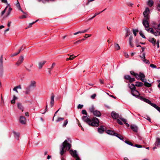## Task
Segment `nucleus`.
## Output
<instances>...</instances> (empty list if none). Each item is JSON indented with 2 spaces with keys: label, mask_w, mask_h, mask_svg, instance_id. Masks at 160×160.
Listing matches in <instances>:
<instances>
[{
  "label": "nucleus",
  "mask_w": 160,
  "mask_h": 160,
  "mask_svg": "<svg viewBox=\"0 0 160 160\" xmlns=\"http://www.w3.org/2000/svg\"><path fill=\"white\" fill-rule=\"evenodd\" d=\"M82 119L87 124L92 127H98L99 126V121L98 119L94 117L92 119L90 118V116L88 115L82 117Z\"/></svg>",
  "instance_id": "f257e3e1"
},
{
  "label": "nucleus",
  "mask_w": 160,
  "mask_h": 160,
  "mask_svg": "<svg viewBox=\"0 0 160 160\" xmlns=\"http://www.w3.org/2000/svg\"><path fill=\"white\" fill-rule=\"evenodd\" d=\"M36 82L34 80H31L30 82V84L27 86L25 88L24 92L26 95H29L32 90L36 87Z\"/></svg>",
  "instance_id": "f03ea898"
},
{
  "label": "nucleus",
  "mask_w": 160,
  "mask_h": 160,
  "mask_svg": "<svg viewBox=\"0 0 160 160\" xmlns=\"http://www.w3.org/2000/svg\"><path fill=\"white\" fill-rule=\"evenodd\" d=\"M131 92L134 96L137 97L139 95L138 92L136 89L135 85L132 84H131Z\"/></svg>",
  "instance_id": "7ed1b4c3"
},
{
  "label": "nucleus",
  "mask_w": 160,
  "mask_h": 160,
  "mask_svg": "<svg viewBox=\"0 0 160 160\" xmlns=\"http://www.w3.org/2000/svg\"><path fill=\"white\" fill-rule=\"evenodd\" d=\"M62 147L66 148L67 150H69L71 147V145L68 142L67 140H66L62 143Z\"/></svg>",
  "instance_id": "20e7f679"
},
{
  "label": "nucleus",
  "mask_w": 160,
  "mask_h": 160,
  "mask_svg": "<svg viewBox=\"0 0 160 160\" xmlns=\"http://www.w3.org/2000/svg\"><path fill=\"white\" fill-rule=\"evenodd\" d=\"M149 19H147L145 18V19L143 20L142 22L143 24L145 27V29L148 31H149L151 29L150 28H148L149 27V24L148 22V20Z\"/></svg>",
  "instance_id": "39448f33"
},
{
  "label": "nucleus",
  "mask_w": 160,
  "mask_h": 160,
  "mask_svg": "<svg viewBox=\"0 0 160 160\" xmlns=\"http://www.w3.org/2000/svg\"><path fill=\"white\" fill-rule=\"evenodd\" d=\"M150 10L148 8H147L145 11L143 13V14L145 18L147 19H149V16L148 14L149 13Z\"/></svg>",
  "instance_id": "423d86ee"
},
{
  "label": "nucleus",
  "mask_w": 160,
  "mask_h": 160,
  "mask_svg": "<svg viewBox=\"0 0 160 160\" xmlns=\"http://www.w3.org/2000/svg\"><path fill=\"white\" fill-rule=\"evenodd\" d=\"M142 60L143 61V62L146 64H149L150 63L149 60H147L145 59V53H143L142 56H140Z\"/></svg>",
  "instance_id": "0eeeda50"
},
{
  "label": "nucleus",
  "mask_w": 160,
  "mask_h": 160,
  "mask_svg": "<svg viewBox=\"0 0 160 160\" xmlns=\"http://www.w3.org/2000/svg\"><path fill=\"white\" fill-rule=\"evenodd\" d=\"M151 29L150 30V32L153 34L155 36H159L160 35V31H154L153 30L152 28H150Z\"/></svg>",
  "instance_id": "6e6552de"
},
{
  "label": "nucleus",
  "mask_w": 160,
  "mask_h": 160,
  "mask_svg": "<svg viewBox=\"0 0 160 160\" xmlns=\"http://www.w3.org/2000/svg\"><path fill=\"white\" fill-rule=\"evenodd\" d=\"M131 129L135 132H137L138 130V127L134 124L131 125Z\"/></svg>",
  "instance_id": "1a4fd4ad"
},
{
  "label": "nucleus",
  "mask_w": 160,
  "mask_h": 160,
  "mask_svg": "<svg viewBox=\"0 0 160 160\" xmlns=\"http://www.w3.org/2000/svg\"><path fill=\"white\" fill-rule=\"evenodd\" d=\"M141 80L144 82V85L145 86L147 87H150L151 86V84L147 82V80L146 79H141Z\"/></svg>",
  "instance_id": "9d476101"
},
{
  "label": "nucleus",
  "mask_w": 160,
  "mask_h": 160,
  "mask_svg": "<svg viewBox=\"0 0 160 160\" xmlns=\"http://www.w3.org/2000/svg\"><path fill=\"white\" fill-rule=\"evenodd\" d=\"M19 121L22 124H25L26 122V119L24 116H21L20 117Z\"/></svg>",
  "instance_id": "9b49d317"
},
{
  "label": "nucleus",
  "mask_w": 160,
  "mask_h": 160,
  "mask_svg": "<svg viewBox=\"0 0 160 160\" xmlns=\"http://www.w3.org/2000/svg\"><path fill=\"white\" fill-rule=\"evenodd\" d=\"M54 95L53 93H52V95L51 97V101L50 102V105L51 108H52L54 104Z\"/></svg>",
  "instance_id": "f8f14e48"
},
{
  "label": "nucleus",
  "mask_w": 160,
  "mask_h": 160,
  "mask_svg": "<svg viewBox=\"0 0 160 160\" xmlns=\"http://www.w3.org/2000/svg\"><path fill=\"white\" fill-rule=\"evenodd\" d=\"M111 115L112 118L115 119H117L119 117L118 113L113 111H112L111 113Z\"/></svg>",
  "instance_id": "ddd939ff"
},
{
  "label": "nucleus",
  "mask_w": 160,
  "mask_h": 160,
  "mask_svg": "<svg viewBox=\"0 0 160 160\" xmlns=\"http://www.w3.org/2000/svg\"><path fill=\"white\" fill-rule=\"evenodd\" d=\"M3 69V55H2L0 58V70L2 71Z\"/></svg>",
  "instance_id": "4468645a"
},
{
  "label": "nucleus",
  "mask_w": 160,
  "mask_h": 160,
  "mask_svg": "<svg viewBox=\"0 0 160 160\" xmlns=\"http://www.w3.org/2000/svg\"><path fill=\"white\" fill-rule=\"evenodd\" d=\"M105 127L103 126H101L100 127L98 128V131L100 133H102L105 130Z\"/></svg>",
  "instance_id": "2eb2a0df"
},
{
  "label": "nucleus",
  "mask_w": 160,
  "mask_h": 160,
  "mask_svg": "<svg viewBox=\"0 0 160 160\" xmlns=\"http://www.w3.org/2000/svg\"><path fill=\"white\" fill-rule=\"evenodd\" d=\"M70 154L74 157H78L76 151L75 150L73 151L72 150H70Z\"/></svg>",
  "instance_id": "dca6fc26"
},
{
  "label": "nucleus",
  "mask_w": 160,
  "mask_h": 160,
  "mask_svg": "<svg viewBox=\"0 0 160 160\" xmlns=\"http://www.w3.org/2000/svg\"><path fill=\"white\" fill-rule=\"evenodd\" d=\"M105 132L107 134L110 135H113L116 134V133L115 132L113 131L109 130H105Z\"/></svg>",
  "instance_id": "f3484780"
},
{
  "label": "nucleus",
  "mask_w": 160,
  "mask_h": 160,
  "mask_svg": "<svg viewBox=\"0 0 160 160\" xmlns=\"http://www.w3.org/2000/svg\"><path fill=\"white\" fill-rule=\"evenodd\" d=\"M93 113L94 116L96 117H99L101 116V112L97 110H95Z\"/></svg>",
  "instance_id": "a211bd4d"
},
{
  "label": "nucleus",
  "mask_w": 160,
  "mask_h": 160,
  "mask_svg": "<svg viewBox=\"0 0 160 160\" xmlns=\"http://www.w3.org/2000/svg\"><path fill=\"white\" fill-rule=\"evenodd\" d=\"M131 74L133 75L134 76L137 78L138 79H140V75L135 73L134 72L132 71H131Z\"/></svg>",
  "instance_id": "6ab92c4d"
},
{
  "label": "nucleus",
  "mask_w": 160,
  "mask_h": 160,
  "mask_svg": "<svg viewBox=\"0 0 160 160\" xmlns=\"http://www.w3.org/2000/svg\"><path fill=\"white\" fill-rule=\"evenodd\" d=\"M125 30L126 32V33L125 36V38H126V37L129 36V35L130 34V31L129 28H125Z\"/></svg>",
  "instance_id": "aec40b11"
},
{
  "label": "nucleus",
  "mask_w": 160,
  "mask_h": 160,
  "mask_svg": "<svg viewBox=\"0 0 160 160\" xmlns=\"http://www.w3.org/2000/svg\"><path fill=\"white\" fill-rule=\"evenodd\" d=\"M46 62V61H44L39 62L38 63L39 68V69L41 68L45 64Z\"/></svg>",
  "instance_id": "412c9836"
},
{
  "label": "nucleus",
  "mask_w": 160,
  "mask_h": 160,
  "mask_svg": "<svg viewBox=\"0 0 160 160\" xmlns=\"http://www.w3.org/2000/svg\"><path fill=\"white\" fill-rule=\"evenodd\" d=\"M155 145L158 147L160 148V138H156V141L155 142Z\"/></svg>",
  "instance_id": "4be33fe9"
},
{
  "label": "nucleus",
  "mask_w": 160,
  "mask_h": 160,
  "mask_svg": "<svg viewBox=\"0 0 160 160\" xmlns=\"http://www.w3.org/2000/svg\"><path fill=\"white\" fill-rule=\"evenodd\" d=\"M114 48L116 50H118L120 49V47L119 46V44L116 42L114 43Z\"/></svg>",
  "instance_id": "5701e85b"
},
{
  "label": "nucleus",
  "mask_w": 160,
  "mask_h": 160,
  "mask_svg": "<svg viewBox=\"0 0 160 160\" xmlns=\"http://www.w3.org/2000/svg\"><path fill=\"white\" fill-rule=\"evenodd\" d=\"M13 133L14 134L15 137L18 140L19 139L20 133L19 132H17L14 131H13Z\"/></svg>",
  "instance_id": "b1692460"
},
{
  "label": "nucleus",
  "mask_w": 160,
  "mask_h": 160,
  "mask_svg": "<svg viewBox=\"0 0 160 160\" xmlns=\"http://www.w3.org/2000/svg\"><path fill=\"white\" fill-rule=\"evenodd\" d=\"M95 108L93 105H92L89 108V111L91 113H93L95 110Z\"/></svg>",
  "instance_id": "393cba45"
},
{
  "label": "nucleus",
  "mask_w": 160,
  "mask_h": 160,
  "mask_svg": "<svg viewBox=\"0 0 160 160\" xmlns=\"http://www.w3.org/2000/svg\"><path fill=\"white\" fill-rule=\"evenodd\" d=\"M149 41L152 43L154 46H155V45L156 40L154 38H152L149 39Z\"/></svg>",
  "instance_id": "a878e982"
},
{
  "label": "nucleus",
  "mask_w": 160,
  "mask_h": 160,
  "mask_svg": "<svg viewBox=\"0 0 160 160\" xmlns=\"http://www.w3.org/2000/svg\"><path fill=\"white\" fill-rule=\"evenodd\" d=\"M153 4V2L152 0H149L148 3V5L150 7L152 6Z\"/></svg>",
  "instance_id": "bb28decb"
},
{
  "label": "nucleus",
  "mask_w": 160,
  "mask_h": 160,
  "mask_svg": "<svg viewBox=\"0 0 160 160\" xmlns=\"http://www.w3.org/2000/svg\"><path fill=\"white\" fill-rule=\"evenodd\" d=\"M143 84L142 82H137L135 85L138 87H141L143 85Z\"/></svg>",
  "instance_id": "cd10ccee"
},
{
  "label": "nucleus",
  "mask_w": 160,
  "mask_h": 160,
  "mask_svg": "<svg viewBox=\"0 0 160 160\" xmlns=\"http://www.w3.org/2000/svg\"><path fill=\"white\" fill-rule=\"evenodd\" d=\"M18 107L19 109L22 110V111H23V108L22 106L21 103H18Z\"/></svg>",
  "instance_id": "c85d7f7f"
},
{
  "label": "nucleus",
  "mask_w": 160,
  "mask_h": 160,
  "mask_svg": "<svg viewBox=\"0 0 160 160\" xmlns=\"http://www.w3.org/2000/svg\"><path fill=\"white\" fill-rule=\"evenodd\" d=\"M23 56H21L20 57L18 60L19 62V64H21L23 62Z\"/></svg>",
  "instance_id": "c756f323"
},
{
  "label": "nucleus",
  "mask_w": 160,
  "mask_h": 160,
  "mask_svg": "<svg viewBox=\"0 0 160 160\" xmlns=\"http://www.w3.org/2000/svg\"><path fill=\"white\" fill-rule=\"evenodd\" d=\"M141 98H143V99L144 100V101H145V102H146L147 103H148L151 105V103H152V102H151L148 99H146L145 98H143L142 97Z\"/></svg>",
  "instance_id": "7c9ffc66"
},
{
  "label": "nucleus",
  "mask_w": 160,
  "mask_h": 160,
  "mask_svg": "<svg viewBox=\"0 0 160 160\" xmlns=\"http://www.w3.org/2000/svg\"><path fill=\"white\" fill-rule=\"evenodd\" d=\"M114 136H116L118 138H119L121 140H122L123 139V137L122 136H121V135L119 134H118L117 133H116V134H115L114 135Z\"/></svg>",
  "instance_id": "2f4dec72"
},
{
  "label": "nucleus",
  "mask_w": 160,
  "mask_h": 160,
  "mask_svg": "<svg viewBox=\"0 0 160 160\" xmlns=\"http://www.w3.org/2000/svg\"><path fill=\"white\" fill-rule=\"evenodd\" d=\"M68 119H66L64 121V122L63 123V124L62 125V126L64 128L66 127V125H67V124L68 123Z\"/></svg>",
  "instance_id": "473e14b6"
},
{
  "label": "nucleus",
  "mask_w": 160,
  "mask_h": 160,
  "mask_svg": "<svg viewBox=\"0 0 160 160\" xmlns=\"http://www.w3.org/2000/svg\"><path fill=\"white\" fill-rule=\"evenodd\" d=\"M124 78L128 80L129 82H130V76L125 75L124 77Z\"/></svg>",
  "instance_id": "72a5a7b5"
},
{
  "label": "nucleus",
  "mask_w": 160,
  "mask_h": 160,
  "mask_svg": "<svg viewBox=\"0 0 160 160\" xmlns=\"http://www.w3.org/2000/svg\"><path fill=\"white\" fill-rule=\"evenodd\" d=\"M63 120H64V118H63L58 117L56 120V122H58L62 121Z\"/></svg>",
  "instance_id": "f704fd0d"
},
{
  "label": "nucleus",
  "mask_w": 160,
  "mask_h": 160,
  "mask_svg": "<svg viewBox=\"0 0 160 160\" xmlns=\"http://www.w3.org/2000/svg\"><path fill=\"white\" fill-rule=\"evenodd\" d=\"M139 75L141 80V79H145L144 78L145 76V75L143 74V73L140 72Z\"/></svg>",
  "instance_id": "c9c22d12"
},
{
  "label": "nucleus",
  "mask_w": 160,
  "mask_h": 160,
  "mask_svg": "<svg viewBox=\"0 0 160 160\" xmlns=\"http://www.w3.org/2000/svg\"><path fill=\"white\" fill-rule=\"evenodd\" d=\"M38 20H36L35 21V22H34L32 23H30L29 24V26H28V28H29L30 27H31L32 26V25L33 24H34L36 22H37L38 21ZM27 28H26V29Z\"/></svg>",
  "instance_id": "e433bc0d"
},
{
  "label": "nucleus",
  "mask_w": 160,
  "mask_h": 160,
  "mask_svg": "<svg viewBox=\"0 0 160 160\" xmlns=\"http://www.w3.org/2000/svg\"><path fill=\"white\" fill-rule=\"evenodd\" d=\"M16 6L18 8V9H21V7L20 6V4L18 1V0H17V3L16 4Z\"/></svg>",
  "instance_id": "4c0bfd02"
},
{
  "label": "nucleus",
  "mask_w": 160,
  "mask_h": 160,
  "mask_svg": "<svg viewBox=\"0 0 160 160\" xmlns=\"http://www.w3.org/2000/svg\"><path fill=\"white\" fill-rule=\"evenodd\" d=\"M82 113L83 114H84L85 116L88 115V113L85 110H83L82 111Z\"/></svg>",
  "instance_id": "58836bf2"
},
{
  "label": "nucleus",
  "mask_w": 160,
  "mask_h": 160,
  "mask_svg": "<svg viewBox=\"0 0 160 160\" xmlns=\"http://www.w3.org/2000/svg\"><path fill=\"white\" fill-rule=\"evenodd\" d=\"M64 148L62 147V150L61 151L60 153V154L61 155H62L64 153V152L65 151H65L64 150Z\"/></svg>",
  "instance_id": "ea45409f"
},
{
  "label": "nucleus",
  "mask_w": 160,
  "mask_h": 160,
  "mask_svg": "<svg viewBox=\"0 0 160 160\" xmlns=\"http://www.w3.org/2000/svg\"><path fill=\"white\" fill-rule=\"evenodd\" d=\"M72 57H70L69 58H67L66 59V61H68L69 60H71L75 58L76 57V56H74V57H72Z\"/></svg>",
  "instance_id": "a19ab883"
},
{
  "label": "nucleus",
  "mask_w": 160,
  "mask_h": 160,
  "mask_svg": "<svg viewBox=\"0 0 160 160\" xmlns=\"http://www.w3.org/2000/svg\"><path fill=\"white\" fill-rule=\"evenodd\" d=\"M138 30L135 29V30H133V33L134 34L135 36H136L137 34V32H138Z\"/></svg>",
  "instance_id": "79ce46f5"
},
{
  "label": "nucleus",
  "mask_w": 160,
  "mask_h": 160,
  "mask_svg": "<svg viewBox=\"0 0 160 160\" xmlns=\"http://www.w3.org/2000/svg\"><path fill=\"white\" fill-rule=\"evenodd\" d=\"M139 34L143 38H145V36L143 35V33H142V32L141 31H140L139 32Z\"/></svg>",
  "instance_id": "37998d69"
},
{
  "label": "nucleus",
  "mask_w": 160,
  "mask_h": 160,
  "mask_svg": "<svg viewBox=\"0 0 160 160\" xmlns=\"http://www.w3.org/2000/svg\"><path fill=\"white\" fill-rule=\"evenodd\" d=\"M7 8H8V6L6 7V8H5V9H4V10L2 12L1 14V16H2L4 14V13L5 12Z\"/></svg>",
  "instance_id": "c03bdc74"
},
{
  "label": "nucleus",
  "mask_w": 160,
  "mask_h": 160,
  "mask_svg": "<svg viewBox=\"0 0 160 160\" xmlns=\"http://www.w3.org/2000/svg\"><path fill=\"white\" fill-rule=\"evenodd\" d=\"M117 122L120 125H122L123 124L122 122L119 119H117Z\"/></svg>",
  "instance_id": "a18cd8bd"
},
{
  "label": "nucleus",
  "mask_w": 160,
  "mask_h": 160,
  "mask_svg": "<svg viewBox=\"0 0 160 160\" xmlns=\"http://www.w3.org/2000/svg\"><path fill=\"white\" fill-rule=\"evenodd\" d=\"M83 106V105H81L80 104H79L77 107V108L78 109H82Z\"/></svg>",
  "instance_id": "49530a36"
},
{
  "label": "nucleus",
  "mask_w": 160,
  "mask_h": 160,
  "mask_svg": "<svg viewBox=\"0 0 160 160\" xmlns=\"http://www.w3.org/2000/svg\"><path fill=\"white\" fill-rule=\"evenodd\" d=\"M124 56L126 58H128L129 57L128 54L126 52H124Z\"/></svg>",
  "instance_id": "de8ad7c7"
},
{
  "label": "nucleus",
  "mask_w": 160,
  "mask_h": 160,
  "mask_svg": "<svg viewBox=\"0 0 160 160\" xmlns=\"http://www.w3.org/2000/svg\"><path fill=\"white\" fill-rule=\"evenodd\" d=\"M12 9L10 7L9 8V10H8V12L7 15V16L9 15Z\"/></svg>",
  "instance_id": "09e8293b"
},
{
  "label": "nucleus",
  "mask_w": 160,
  "mask_h": 160,
  "mask_svg": "<svg viewBox=\"0 0 160 160\" xmlns=\"http://www.w3.org/2000/svg\"><path fill=\"white\" fill-rule=\"evenodd\" d=\"M119 118L122 121H123L124 122H126V120L123 118H122L121 117H119Z\"/></svg>",
  "instance_id": "8fccbe9b"
},
{
  "label": "nucleus",
  "mask_w": 160,
  "mask_h": 160,
  "mask_svg": "<svg viewBox=\"0 0 160 160\" xmlns=\"http://www.w3.org/2000/svg\"><path fill=\"white\" fill-rule=\"evenodd\" d=\"M96 96V94L95 93L93 94L92 95H91V98L93 99H94L95 98Z\"/></svg>",
  "instance_id": "3c124183"
},
{
  "label": "nucleus",
  "mask_w": 160,
  "mask_h": 160,
  "mask_svg": "<svg viewBox=\"0 0 160 160\" xmlns=\"http://www.w3.org/2000/svg\"><path fill=\"white\" fill-rule=\"evenodd\" d=\"M150 67H152L153 68H156L157 67L156 65L153 64H151L150 65Z\"/></svg>",
  "instance_id": "603ef678"
},
{
  "label": "nucleus",
  "mask_w": 160,
  "mask_h": 160,
  "mask_svg": "<svg viewBox=\"0 0 160 160\" xmlns=\"http://www.w3.org/2000/svg\"><path fill=\"white\" fill-rule=\"evenodd\" d=\"M18 54H19V53L18 52L15 53H13V54H12L11 55V56L12 57H14V56H16Z\"/></svg>",
  "instance_id": "864d4df0"
},
{
  "label": "nucleus",
  "mask_w": 160,
  "mask_h": 160,
  "mask_svg": "<svg viewBox=\"0 0 160 160\" xmlns=\"http://www.w3.org/2000/svg\"><path fill=\"white\" fill-rule=\"evenodd\" d=\"M135 146L138 148H141L142 147V146L141 145L138 144H135Z\"/></svg>",
  "instance_id": "5fc2aeb1"
},
{
  "label": "nucleus",
  "mask_w": 160,
  "mask_h": 160,
  "mask_svg": "<svg viewBox=\"0 0 160 160\" xmlns=\"http://www.w3.org/2000/svg\"><path fill=\"white\" fill-rule=\"evenodd\" d=\"M24 49V48H23L22 47H21L20 49L19 50L18 52L19 53L21 52L22 50H23Z\"/></svg>",
  "instance_id": "6e6d98bb"
},
{
  "label": "nucleus",
  "mask_w": 160,
  "mask_h": 160,
  "mask_svg": "<svg viewBox=\"0 0 160 160\" xmlns=\"http://www.w3.org/2000/svg\"><path fill=\"white\" fill-rule=\"evenodd\" d=\"M159 40H158L156 42V43H155L157 45V48H159Z\"/></svg>",
  "instance_id": "4d7b16f0"
},
{
  "label": "nucleus",
  "mask_w": 160,
  "mask_h": 160,
  "mask_svg": "<svg viewBox=\"0 0 160 160\" xmlns=\"http://www.w3.org/2000/svg\"><path fill=\"white\" fill-rule=\"evenodd\" d=\"M151 106L154 108H155L156 107L157 105L155 104H154L153 103H151V104L150 105Z\"/></svg>",
  "instance_id": "13d9d810"
},
{
  "label": "nucleus",
  "mask_w": 160,
  "mask_h": 160,
  "mask_svg": "<svg viewBox=\"0 0 160 160\" xmlns=\"http://www.w3.org/2000/svg\"><path fill=\"white\" fill-rule=\"evenodd\" d=\"M13 90L14 91H16V92H18V91L17 90V88L16 87H15L13 89Z\"/></svg>",
  "instance_id": "bf43d9fd"
},
{
  "label": "nucleus",
  "mask_w": 160,
  "mask_h": 160,
  "mask_svg": "<svg viewBox=\"0 0 160 160\" xmlns=\"http://www.w3.org/2000/svg\"><path fill=\"white\" fill-rule=\"evenodd\" d=\"M89 29V28L88 29H87L85 30H84L82 31V33H84L87 32L88 31Z\"/></svg>",
  "instance_id": "052dcab7"
},
{
  "label": "nucleus",
  "mask_w": 160,
  "mask_h": 160,
  "mask_svg": "<svg viewBox=\"0 0 160 160\" xmlns=\"http://www.w3.org/2000/svg\"><path fill=\"white\" fill-rule=\"evenodd\" d=\"M26 18V17L25 15H22V16H21L20 17V18H21V19H22V18Z\"/></svg>",
  "instance_id": "680f3d73"
},
{
  "label": "nucleus",
  "mask_w": 160,
  "mask_h": 160,
  "mask_svg": "<svg viewBox=\"0 0 160 160\" xmlns=\"http://www.w3.org/2000/svg\"><path fill=\"white\" fill-rule=\"evenodd\" d=\"M11 103L12 104H14L15 103V100H12L11 101Z\"/></svg>",
  "instance_id": "e2e57ef3"
},
{
  "label": "nucleus",
  "mask_w": 160,
  "mask_h": 160,
  "mask_svg": "<svg viewBox=\"0 0 160 160\" xmlns=\"http://www.w3.org/2000/svg\"><path fill=\"white\" fill-rule=\"evenodd\" d=\"M2 2L4 3H7V0H1Z\"/></svg>",
  "instance_id": "0e129e2a"
},
{
  "label": "nucleus",
  "mask_w": 160,
  "mask_h": 160,
  "mask_svg": "<svg viewBox=\"0 0 160 160\" xmlns=\"http://www.w3.org/2000/svg\"><path fill=\"white\" fill-rule=\"evenodd\" d=\"M11 22L9 21H8V24L7 25L8 27H9L10 26V24H11Z\"/></svg>",
  "instance_id": "69168bd1"
},
{
  "label": "nucleus",
  "mask_w": 160,
  "mask_h": 160,
  "mask_svg": "<svg viewBox=\"0 0 160 160\" xmlns=\"http://www.w3.org/2000/svg\"><path fill=\"white\" fill-rule=\"evenodd\" d=\"M55 65V63H53L52 64V67L51 68H50V69H51L52 68H53Z\"/></svg>",
  "instance_id": "338daca9"
},
{
  "label": "nucleus",
  "mask_w": 160,
  "mask_h": 160,
  "mask_svg": "<svg viewBox=\"0 0 160 160\" xmlns=\"http://www.w3.org/2000/svg\"><path fill=\"white\" fill-rule=\"evenodd\" d=\"M158 30L160 31V23L158 25Z\"/></svg>",
  "instance_id": "774afa93"
}]
</instances>
